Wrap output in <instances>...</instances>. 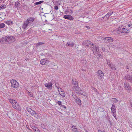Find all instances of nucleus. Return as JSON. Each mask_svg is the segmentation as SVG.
<instances>
[{
    "label": "nucleus",
    "mask_w": 132,
    "mask_h": 132,
    "mask_svg": "<svg viewBox=\"0 0 132 132\" xmlns=\"http://www.w3.org/2000/svg\"><path fill=\"white\" fill-rule=\"evenodd\" d=\"M63 18L65 19H68L69 20H72L74 18L73 17L70 15H64L63 16Z\"/></svg>",
    "instance_id": "nucleus-16"
},
{
    "label": "nucleus",
    "mask_w": 132,
    "mask_h": 132,
    "mask_svg": "<svg viewBox=\"0 0 132 132\" xmlns=\"http://www.w3.org/2000/svg\"><path fill=\"white\" fill-rule=\"evenodd\" d=\"M35 18L32 17H31L28 18L25 21H24L22 26V28L24 29L28 26L31 25L34 21Z\"/></svg>",
    "instance_id": "nucleus-1"
},
{
    "label": "nucleus",
    "mask_w": 132,
    "mask_h": 132,
    "mask_svg": "<svg viewBox=\"0 0 132 132\" xmlns=\"http://www.w3.org/2000/svg\"><path fill=\"white\" fill-rule=\"evenodd\" d=\"M85 131H86V132H88L85 129Z\"/></svg>",
    "instance_id": "nucleus-48"
},
{
    "label": "nucleus",
    "mask_w": 132,
    "mask_h": 132,
    "mask_svg": "<svg viewBox=\"0 0 132 132\" xmlns=\"http://www.w3.org/2000/svg\"><path fill=\"white\" fill-rule=\"evenodd\" d=\"M80 65L81 66L86 67L87 65V63L85 60H82L80 62Z\"/></svg>",
    "instance_id": "nucleus-17"
},
{
    "label": "nucleus",
    "mask_w": 132,
    "mask_h": 132,
    "mask_svg": "<svg viewBox=\"0 0 132 132\" xmlns=\"http://www.w3.org/2000/svg\"><path fill=\"white\" fill-rule=\"evenodd\" d=\"M11 86L15 88H18L19 86V84L17 81L14 79H12L10 81Z\"/></svg>",
    "instance_id": "nucleus-5"
},
{
    "label": "nucleus",
    "mask_w": 132,
    "mask_h": 132,
    "mask_svg": "<svg viewBox=\"0 0 132 132\" xmlns=\"http://www.w3.org/2000/svg\"><path fill=\"white\" fill-rule=\"evenodd\" d=\"M74 45V43L73 42H68L66 44V46H69L70 45L73 46Z\"/></svg>",
    "instance_id": "nucleus-25"
},
{
    "label": "nucleus",
    "mask_w": 132,
    "mask_h": 132,
    "mask_svg": "<svg viewBox=\"0 0 132 132\" xmlns=\"http://www.w3.org/2000/svg\"><path fill=\"white\" fill-rule=\"evenodd\" d=\"M111 110L112 111V113L114 117L116 119V115H115V113H116V109L115 106L114 105H112V107L111 108Z\"/></svg>",
    "instance_id": "nucleus-8"
},
{
    "label": "nucleus",
    "mask_w": 132,
    "mask_h": 132,
    "mask_svg": "<svg viewBox=\"0 0 132 132\" xmlns=\"http://www.w3.org/2000/svg\"><path fill=\"white\" fill-rule=\"evenodd\" d=\"M61 106L62 107L64 108L65 109H66V108L65 106L63 105H61Z\"/></svg>",
    "instance_id": "nucleus-46"
},
{
    "label": "nucleus",
    "mask_w": 132,
    "mask_h": 132,
    "mask_svg": "<svg viewBox=\"0 0 132 132\" xmlns=\"http://www.w3.org/2000/svg\"><path fill=\"white\" fill-rule=\"evenodd\" d=\"M109 67L113 70H115L116 69V68L115 67V65L113 64H111Z\"/></svg>",
    "instance_id": "nucleus-27"
},
{
    "label": "nucleus",
    "mask_w": 132,
    "mask_h": 132,
    "mask_svg": "<svg viewBox=\"0 0 132 132\" xmlns=\"http://www.w3.org/2000/svg\"><path fill=\"white\" fill-rule=\"evenodd\" d=\"M28 94L29 95V96L31 97H32L33 96V95L30 92H28Z\"/></svg>",
    "instance_id": "nucleus-38"
},
{
    "label": "nucleus",
    "mask_w": 132,
    "mask_h": 132,
    "mask_svg": "<svg viewBox=\"0 0 132 132\" xmlns=\"http://www.w3.org/2000/svg\"><path fill=\"white\" fill-rule=\"evenodd\" d=\"M72 84L73 86H77L78 85V81H77L76 79H73L72 80Z\"/></svg>",
    "instance_id": "nucleus-20"
},
{
    "label": "nucleus",
    "mask_w": 132,
    "mask_h": 132,
    "mask_svg": "<svg viewBox=\"0 0 132 132\" xmlns=\"http://www.w3.org/2000/svg\"><path fill=\"white\" fill-rule=\"evenodd\" d=\"M17 103V102L16 101V102L13 103L12 105V106L14 109L19 110L20 109V107Z\"/></svg>",
    "instance_id": "nucleus-18"
},
{
    "label": "nucleus",
    "mask_w": 132,
    "mask_h": 132,
    "mask_svg": "<svg viewBox=\"0 0 132 132\" xmlns=\"http://www.w3.org/2000/svg\"><path fill=\"white\" fill-rule=\"evenodd\" d=\"M45 87L50 90H51L52 89V84L51 82H48V83H45L44 84Z\"/></svg>",
    "instance_id": "nucleus-12"
},
{
    "label": "nucleus",
    "mask_w": 132,
    "mask_h": 132,
    "mask_svg": "<svg viewBox=\"0 0 132 132\" xmlns=\"http://www.w3.org/2000/svg\"><path fill=\"white\" fill-rule=\"evenodd\" d=\"M82 44L83 45H86L87 46H89L90 45V46L92 45H93V43L89 41L86 40L84 41L82 43Z\"/></svg>",
    "instance_id": "nucleus-9"
},
{
    "label": "nucleus",
    "mask_w": 132,
    "mask_h": 132,
    "mask_svg": "<svg viewBox=\"0 0 132 132\" xmlns=\"http://www.w3.org/2000/svg\"><path fill=\"white\" fill-rule=\"evenodd\" d=\"M107 64L108 65H109V67L111 65V62L110 61H108L107 60H106Z\"/></svg>",
    "instance_id": "nucleus-36"
},
{
    "label": "nucleus",
    "mask_w": 132,
    "mask_h": 132,
    "mask_svg": "<svg viewBox=\"0 0 132 132\" xmlns=\"http://www.w3.org/2000/svg\"><path fill=\"white\" fill-rule=\"evenodd\" d=\"M72 90L77 94H81V89L78 85L73 86L72 87Z\"/></svg>",
    "instance_id": "nucleus-3"
},
{
    "label": "nucleus",
    "mask_w": 132,
    "mask_h": 132,
    "mask_svg": "<svg viewBox=\"0 0 132 132\" xmlns=\"http://www.w3.org/2000/svg\"><path fill=\"white\" fill-rule=\"evenodd\" d=\"M103 40L105 43L112 42L113 40V39L112 37H106L103 38Z\"/></svg>",
    "instance_id": "nucleus-10"
},
{
    "label": "nucleus",
    "mask_w": 132,
    "mask_h": 132,
    "mask_svg": "<svg viewBox=\"0 0 132 132\" xmlns=\"http://www.w3.org/2000/svg\"><path fill=\"white\" fill-rule=\"evenodd\" d=\"M71 129L74 132H78V131L77 129L76 128V126H73L72 127Z\"/></svg>",
    "instance_id": "nucleus-23"
},
{
    "label": "nucleus",
    "mask_w": 132,
    "mask_h": 132,
    "mask_svg": "<svg viewBox=\"0 0 132 132\" xmlns=\"http://www.w3.org/2000/svg\"><path fill=\"white\" fill-rule=\"evenodd\" d=\"M93 53L95 55L97 54L99 52V47H97L96 46H93Z\"/></svg>",
    "instance_id": "nucleus-11"
},
{
    "label": "nucleus",
    "mask_w": 132,
    "mask_h": 132,
    "mask_svg": "<svg viewBox=\"0 0 132 132\" xmlns=\"http://www.w3.org/2000/svg\"><path fill=\"white\" fill-rule=\"evenodd\" d=\"M35 132H40L38 128L35 129Z\"/></svg>",
    "instance_id": "nucleus-39"
},
{
    "label": "nucleus",
    "mask_w": 132,
    "mask_h": 132,
    "mask_svg": "<svg viewBox=\"0 0 132 132\" xmlns=\"http://www.w3.org/2000/svg\"><path fill=\"white\" fill-rule=\"evenodd\" d=\"M58 104L59 105H61V103H61V102L60 101H59L58 102Z\"/></svg>",
    "instance_id": "nucleus-43"
},
{
    "label": "nucleus",
    "mask_w": 132,
    "mask_h": 132,
    "mask_svg": "<svg viewBox=\"0 0 132 132\" xmlns=\"http://www.w3.org/2000/svg\"><path fill=\"white\" fill-rule=\"evenodd\" d=\"M124 86L125 89L129 91L131 89L130 86L129 85V83L127 82H125Z\"/></svg>",
    "instance_id": "nucleus-13"
},
{
    "label": "nucleus",
    "mask_w": 132,
    "mask_h": 132,
    "mask_svg": "<svg viewBox=\"0 0 132 132\" xmlns=\"http://www.w3.org/2000/svg\"><path fill=\"white\" fill-rule=\"evenodd\" d=\"M59 94L62 97H64L65 96V94L63 90L60 92Z\"/></svg>",
    "instance_id": "nucleus-28"
},
{
    "label": "nucleus",
    "mask_w": 132,
    "mask_h": 132,
    "mask_svg": "<svg viewBox=\"0 0 132 132\" xmlns=\"http://www.w3.org/2000/svg\"><path fill=\"white\" fill-rule=\"evenodd\" d=\"M118 29L122 33H128L129 32V30L123 27V26L119 27L118 28Z\"/></svg>",
    "instance_id": "nucleus-6"
},
{
    "label": "nucleus",
    "mask_w": 132,
    "mask_h": 132,
    "mask_svg": "<svg viewBox=\"0 0 132 132\" xmlns=\"http://www.w3.org/2000/svg\"><path fill=\"white\" fill-rule=\"evenodd\" d=\"M20 5V4L18 2H16L15 4V6H16V7L19 6Z\"/></svg>",
    "instance_id": "nucleus-37"
},
{
    "label": "nucleus",
    "mask_w": 132,
    "mask_h": 132,
    "mask_svg": "<svg viewBox=\"0 0 132 132\" xmlns=\"http://www.w3.org/2000/svg\"><path fill=\"white\" fill-rule=\"evenodd\" d=\"M54 9L56 10H57L58 9V7L57 6H54Z\"/></svg>",
    "instance_id": "nucleus-40"
},
{
    "label": "nucleus",
    "mask_w": 132,
    "mask_h": 132,
    "mask_svg": "<svg viewBox=\"0 0 132 132\" xmlns=\"http://www.w3.org/2000/svg\"><path fill=\"white\" fill-rule=\"evenodd\" d=\"M5 23L6 24L9 25H11L13 23V21L10 20L7 21L5 22Z\"/></svg>",
    "instance_id": "nucleus-24"
},
{
    "label": "nucleus",
    "mask_w": 132,
    "mask_h": 132,
    "mask_svg": "<svg viewBox=\"0 0 132 132\" xmlns=\"http://www.w3.org/2000/svg\"><path fill=\"white\" fill-rule=\"evenodd\" d=\"M113 13L112 11H110L107 13L104 17L106 16V18H108Z\"/></svg>",
    "instance_id": "nucleus-22"
},
{
    "label": "nucleus",
    "mask_w": 132,
    "mask_h": 132,
    "mask_svg": "<svg viewBox=\"0 0 132 132\" xmlns=\"http://www.w3.org/2000/svg\"><path fill=\"white\" fill-rule=\"evenodd\" d=\"M96 76L98 78H102L104 76L103 72L101 70H98L96 72Z\"/></svg>",
    "instance_id": "nucleus-7"
},
{
    "label": "nucleus",
    "mask_w": 132,
    "mask_h": 132,
    "mask_svg": "<svg viewBox=\"0 0 132 132\" xmlns=\"http://www.w3.org/2000/svg\"><path fill=\"white\" fill-rule=\"evenodd\" d=\"M55 85H56V87L57 88H58V91L59 92V93H60V92H61V91H63V90H62V89L60 88H59V87H58L57 86H56V84H55Z\"/></svg>",
    "instance_id": "nucleus-34"
},
{
    "label": "nucleus",
    "mask_w": 132,
    "mask_h": 132,
    "mask_svg": "<svg viewBox=\"0 0 132 132\" xmlns=\"http://www.w3.org/2000/svg\"><path fill=\"white\" fill-rule=\"evenodd\" d=\"M44 43L42 42H39L36 45V47H38L40 45H42L44 44Z\"/></svg>",
    "instance_id": "nucleus-32"
},
{
    "label": "nucleus",
    "mask_w": 132,
    "mask_h": 132,
    "mask_svg": "<svg viewBox=\"0 0 132 132\" xmlns=\"http://www.w3.org/2000/svg\"><path fill=\"white\" fill-rule=\"evenodd\" d=\"M128 27H130L132 26V24L130 23L128 24Z\"/></svg>",
    "instance_id": "nucleus-42"
},
{
    "label": "nucleus",
    "mask_w": 132,
    "mask_h": 132,
    "mask_svg": "<svg viewBox=\"0 0 132 132\" xmlns=\"http://www.w3.org/2000/svg\"><path fill=\"white\" fill-rule=\"evenodd\" d=\"M127 69H128V67H127Z\"/></svg>",
    "instance_id": "nucleus-50"
},
{
    "label": "nucleus",
    "mask_w": 132,
    "mask_h": 132,
    "mask_svg": "<svg viewBox=\"0 0 132 132\" xmlns=\"http://www.w3.org/2000/svg\"><path fill=\"white\" fill-rule=\"evenodd\" d=\"M6 43L10 44L14 42L15 40V37L12 36H6Z\"/></svg>",
    "instance_id": "nucleus-4"
},
{
    "label": "nucleus",
    "mask_w": 132,
    "mask_h": 132,
    "mask_svg": "<svg viewBox=\"0 0 132 132\" xmlns=\"http://www.w3.org/2000/svg\"><path fill=\"white\" fill-rule=\"evenodd\" d=\"M86 27L89 29L90 28V27L89 26H86Z\"/></svg>",
    "instance_id": "nucleus-47"
},
{
    "label": "nucleus",
    "mask_w": 132,
    "mask_h": 132,
    "mask_svg": "<svg viewBox=\"0 0 132 132\" xmlns=\"http://www.w3.org/2000/svg\"><path fill=\"white\" fill-rule=\"evenodd\" d=\"M44 1H41L39 2H36L34 3L35 5H39L40 4L43 2Z\"/></svg>",
    "instance_id": "nucleus-30"
},
{
    "label": "nucleus",
    "mask_w": 132,
    "mask_h": 132,
    "mask_svg": "<svg viewBox=\"0 0 132 132\" xmlns=\"http://www.w3.org/2000/svg\"><path fill=\"white\" fill-rule=\"evenodd\" d=\"M26 109L32 116H34L37 119H38L40 117L39 115L37 114L35 111L30 108H26Z\"/></svg>",
    "instance_id": "nucleus-2"
},
{
    "label": "nucleus",
    "mask_w": 132,
    "mask_h": 132,
    "mask_svg": "<svg viewBox=\"0 0 132 132\" xmlns=\"http://www.w3.org/2000/svg\"><path fill=\"white\" fill-rule=\"evenodd\" d=\"M32 128L35 130V129H37L36 127H35L34 126H33L32 127Z\"/></svg>",
    "instance_id": "nucleus-44"
},
{
    "label": "nucleus",
    "mask_w": 132,
    "mask_h": 132,
    "mask_svg": "<svg viewBox=\"0 0 132 132\" xmlns=\"http://www.w3.org/2000/svg\"><path fill=\"white\" fill-rule=\"evenodd\" d=\"M102 49L103 51H105V48L103 47H102Z\"/></svg>",
    "instance_id": "nucleus-41"
},
{
    "label": "nucleus",
    "mask_w": 132,
    "mask_h": 132,
    "mask_svg": "<svg viewBox=\"0 0 132 132\" xmlns=\"http://www.w3.org/2000/svg\"><path fill=\"white\" fill-rule=\"evenodd\" d=\"M75 101L77 103L80 105V106L81 105V100L80 99L77 98H75Z\"/></svg>",
    "instance_id": "nucleus-21"
},
{
    "label": "nucleus",
    "mask_w": 132,
    "mask_h": 132,
    "mask_svg": "<svg viewBox=\"0 0 132 132\" xmlns=\"http://www.w3.org/2000/svg\"><path fill=\"white\" fill-rule=\"evenodd\" d=\"M5 26V24L4 23H2L0 24V28H3Z\"/></svg>",
    "instance_id": "nucleus-31"
},
{
    "label": "nucleus",
    "mask_w": 132,
    "mask_h": 132,
    "mask_svg": "<svg viewBox=\"0 0 132 132\" xmlns=\"http://www.w3.org/2000/svg\"><path fill=\"white\" fill-rule=\"evenodd\" d=\"M0 42L3 44H4L5 42L6 43V37H2L0 40Z\"/></svg>",
    "instance_id": "nucleus-19"
},
{
    "label": "nucleus",
    "mask_w": 132,
    "mask_h": 132,
    "mask_svg": "<svg viewBox=\"0 0 132 132\" xmlns=\"http://www.w3.org/2000/svg\"><path fill=\"white\" fill-rule=\"evenodd\" d=\"M112 99H113V100H112L115 103H116L118 101V100L116 98H112Z\"/></svg>",
    "instance_id": "nucleus-35"
},
{
    "label": "nucleus",
    "mask_w": 132,
    "mask_h": 132,
    "mask_svg": "<svg viewBox=\"0 0 132 132\" xmlns=\"http://www.w3.org/2000/svg\"><path fill=\"white\" fill-rule=\"evenodd\" d=\"M7 115L10 118L13 117L14 116L13 113L11 112H9L7 114Z\"/></svg>",
    "instance_id": "nucleus-26"
},
{
    "label": "nucleus",
    "mask_w": 132,
    "mask_h": 132,
    "mask_svg": "<svg viewBox=\"0 0 132 132\" xmlns=\"http://www.w3.org/2000/svg\"><path fill=\"white\" fill-rule=\"evenodd\" d=\"M98 132H105L104 131L101 130H98Z\"/></svg>",
    "instance_id": "nucleus-45"
},
{
    "label": "nucleus",
    "mask_w": 132,
    "mask_h": 132,
    "mask_svg": "<svg viewBox=\"0 0 132 132\" xmlns=\"http://www.w3.org/2000/svg\"><path fill=\"white\" fill-rule=\"evenodd\" d=\"M5 5L4 4L2 5L0 7V10L5 9Z\"/></svg>",
    "instance_id": "nucleus-33"
},
{
    "label": "nucleus",
    "mask_w": 132,
    "mask_h": 132,
    "mask_svg": "<svg viewBox=\"0 0 132 132\" xmlns=\"http://www.w3.org/2000/svg\"><path fill=\"white\" fill-rule=\"evenodd\" d=\"M125 79L129 80V82H132V76H130L129 75H127L125 77Z\"/></svg>",
    "instance_id": "nucleus-15"
},
{
    "label": "nucleus",
    "mask_w": 132,
    "mask_h": 132,
    "mask_svg": "<svg viewBox=\"0 0 132 132\" xmlns=\"http://www.w3.org/2000/svg\"><path fill=\"white\" fill-rule=\"evenodd\" d=\"M9 101L12 104V105L13 104V103L16 102V101H15L12 99H9Z\"/></svg>",
    "instance_id": "nucleus-29"
},
{
    "label": "nucleus",
    "mask_w": 132,
    "mask_h": 132,
    "mask_svg": "<svg viewBox=\"0 0 132 132\" xmlns=\"http://www.w3.org/2000/svg\"><path fill=\"white\" fill-rule=\"evenodd\" d=\"M48 30H49L50 31H52V30L51 29H49Z\"/></svg>",
    "instance_id": "nucleus-49"
},
{
    "label": "nucleus",
    "mask_w": 132,
    "mask_h": 132,
    "mask_svg": "<svg viewBox=\"0 0 132 132\" xmlns=\"http://www.w3.org/2000/svg\"><path fill=\"white\" fill-rule=\"evenodd\" d=\"M49 61H48L46 59H42L40 61V63L42 65L46 64L49 62Z\"/></svg>",
    "instance_id": "nucleus-14"
}]
</instances>
